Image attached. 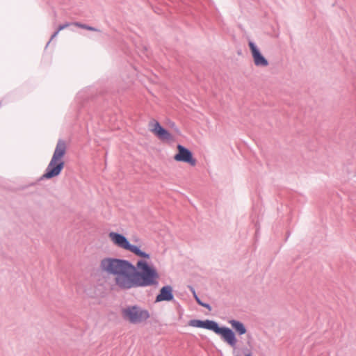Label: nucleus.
Returning a JSON list of instances; mask_svg holds the SVG:
<instances>
[{
    "label": "nucleus",
    "mask_w": 356,
    "mask_h": 356,
    "mask_svg": "<svg viewBox=\"0 0 356 356\" xmlns=\"http://www.w3.org/2000/svg\"><path fill=\"white\" fill-rule=\"evenodd\" d=\"M134 265L128 260L106 257L100 261L102 271L114 276L115 284L121 290L157 286L159 275L149 258L140 257Z\"/></svg>",
    "instance_id": "f257e3e1"
},
{
    "label": "nucleus",
    "mask_w": 356,
    "mask_h": 356,
    "mask_svg": "<svg viewBox=\"0 0 356 356\" xmlns=\"http://www.w3.org/2000/svg\"><path fill=\"white\" fill-rule=\"evenodd\" d=\"M66 143L63 140H58L53 156L46 168L45 172L42 176V179H49L60 174L65 165L63 156L66 153Z\"/></svg>",
    "instance_id": "f03ea898"
},
{
    "label": "nucleus",
    "mask_w": 356,
    "mask_h": 356,
    "mask_svg": "<svg viewBox=\"0 0 356 356\" xmlns=\"http://www.w3.org/2000/svg\"><path fill=\"white\" fill-rule=\"evenodd\" d=\"M121 313L123 319L132 324L141 323L149 318V312L138 305L127 306Z\"/></svg>",
    "instance_id": "7ed1b4c3"
},
{
    "label": "nucleus",
    "mask_w": 356,
    "mask_h": 356,
    "mask_svg": "<svg viewBox=\"0 0 356 356\" xmlns=\"http://www.w3.org/2000/svg\"><path fill=\"white\" fill-rule=\"evenodd\" d=\"M111 241L118 248L128 250L138 257L149 258V254L137 246L131 244L127 238L121 234L111 232L108 234Z\"/></svg>",
    "instance_id": "20e7f679"
},
{
    "label": "nucleus",
    "mask_w": 356,
    "mask_h": 356,
    "mask_svg": "<svg viewBox=\"0 0 356 356\" xmlns=\"http://www.w3.org/2000/svg\"><path fill=\"white\" fill-rule=\"evenodd\" d=\"M248 46L250 47L255 66L261 67L268 66V60L262 55L255 43L252 41H249Z\"/></svg>",
    "instance_id": "39448f33"
},
{
    "label": "nucleus",
    "mask_w": 356,
    "mask_h": 356,
    "mask_svg": "<svg viewBox=\"0 0 356 356\" xmlns=\"http://www.w3.org/2000/svg\"><path fill=\"white\" fill-rule=\"evenodd\" d=\"M178 153L175 155L174 159L177 161H182L194 166L196 160L193 158L191 152L181 145H177Z\"/></svg>",
    "instance_id": "423d86ee"
},
{
    "label": "nucleus",
    "mask_w": 356,
    "mask_h": 356,
    "mask_svg": "<svg viewBox=\"0 0 356 356\" xmlns=\"http://www.w3.org/2000/svg\"><path fill=\"white\" fill-rule=\"evenodd\" d=\"M217 334L221 336L222 339L231 347H235L237 343L234 332L229 327H222Z\"/></svg>",
    "instance_id": "0eeeda50"
},
{
    "label": "nucleus",
    "mask_w": 356,
    "mask_h": 356,
    "mask_svg": "<svg viewBox=\"0 0 356 356\" xmlns=\"http://www.w3.org/2000/svg\"><path fill=\"white\" fill-rule=\"evenodd\" d=\"M174 300L173 289L170 285L163 286L156 296L155 302L172 301Z\"/></svg>",
    "instance_id": "6e6552de"
},
{
    "label": "nucleus",
    "mask_w": 356,
    "mask_h": 356,
    "mask_svg": "<svg viewBox=\"0 0 356 356\" xmlns=\"http://www.w3.org/2000/svg\"><path fill=\"white\" fill-rule=\"evenodd\" d=\"M149 129L153 134H169L168 131L162 127L159 122L155 120L149 122Z\"/></svg>",
    "instance_id": "1a4fd4ad"
},
{
    "label": "nucleus",
    "mask_w": 356,
    "mask_h": 356,
    "mask_svg": "<svg viewBox=\"0 0 356 356\" xmlns=\"http://www.w3.org/2000/svg\"><path fill=\"white\" fill-rule=\"evenodd\" d=\"M229 323L231 325L232 328L238 333L239 335H243L246 333L247 330L243 323L236 320H230L229 321Z\"/></svg>",
    "instance_id": "9d476101"
},
{
    "label": "nucleus",
    "mask_w": 356,
    "mask_h": 356,
    "mask_svg": "<svg viewBox=\"0 0 356 356\" xmlns=\"http://www.w3.org/2000/svg\"><path fill=\"white\" fill-rule=\"evenodd\" d=\"M203 328L212 330L216 334H218V331L220 329V327H219L218 324L211 320H205L204 322V326Z\"/></svg>",
    "instance_id": "9b49d317"
},
{
    "label": "nucleus",
    "mask_w": 356,
    "mask_h": 356,
    "mask_svg": "<svg viewBox=\"0 0 356 356\" xmlns=\"http://www.w3.org/2000/svg\"><path fill=\"white\" fill-rule=\"evenodd\" d=\"M204 321L193 319V320H191V321L188 322V325H189L190 326L195 327H201V328H203V326H204Z\"/></svg>",
    "instance_id": "f8f14e48"
},
{
    "label": "nucleus",
    "mask_w": 356,
    "mask_h": 356,
    "mask_svg": "<svg viewBox=\"0 0 356 356\" xmlns=\"http://www.w3.org/2000/svg\"><path fill=\"white\" fill-rule=\"evenodd\" d=\"M72 24L76 26H77V27L83 29H86V30H89V31H99V30L97 29L95 27L88 26L87 24H81V23H79V22H74Z\"/></svg>",
    "instance_id": "ddd939ff"
},
{
    "label": "nucleus",
    "mask_w": 356,
    "mask_h": 356,
    "mask_svg": "<svg viewBox=\"0 0 356 356\" xmlns=\"http://www.w3.org/2000/svg\"><path fill=\"white\" fill-rule=\"evenodd\" d=\"M193 294H194V297H195V300L197 301V302L200 305H201V306H202V307H205V308L208 309L209 310H211V306H210L209 304H207V303H204V302H202V301H201V300H200V298H198V296L196 295V293H195V291H193Z\"/></svg>",
    "instance_id": "4468645a"
},
{
    "label": "nucleus",
    "mask_w": 356,
    "mask_h": 356,
    "mask_svg": "<svg viewBox=\"0 0 356 356\" xmlns=\"http://www.w3.org/2000/svg\"><path fill=\"white\" fill-rule=\"evenodd\" d=\"M70 25H71V24H70V23L67 22V23H65V24H63L60 25V26H58V29H57V30H58L59 31H62V30H63V29H66L67 27L70 26Z\"/></svg>",
    "instance_id": "2eb2a0df"
},
{
    "label": "nucleus",
    "mask_w": 356,
    "mask_h": 356,
    "mask_svg": "<svg viewBox=\"0 0 356 356\" xmlns=\"http://www.w3.org/2000/svg\"><path fill=\"white\" fill-rule=\"evenodd\" d=\"M59 32H60V31H59L58 30H56V31L52 34V35L51 36V38H50L49 41L47 42V45H46V47L49 45V44L50 43V42H51V41L54 38H56V37L58 35V33H59Z\"/></svg>",
    "instance_id": "dca6fc26"
},
{
    "label": "nucleus",
    "mask_w": 356,
    "mask_h": 356,
    "mask_svg": "<svg viewBox=\"0 0 356 356\" xmlns=\"http://www.w3.org/2000/svg\"><path fill=\"white\" fill-rule=\"evenodd\" d=\"M171 125H172V127L174 128L173 131L177 132V134H178L179 133V130H178L177 127L175 126V123L172 122Z\"/></svg>",
    "instance_id": "f3484780"
},
{
    "label": "nucleus",
    "mask_w": 356,
    "mask_h": 356,
    "mask_svg": "<svg viewBox=\"0 0 356 356\" xmlns=\"http://www.w3.org/2000/svg\"><path fill=\"white\" fill-rule=\"evenodd\" d=\"M169 135H163V134H161V135H158V136L159 137L160 139L161 140H163V139H165L167 138Z\"/></svg>",
    "instance_id": "a211bd4d"
},
{
    "label": "nucleus",
    "mask_w": 356,
    "mask_h": 356,
    "mask_svg": "<svg viewBox=\"0 0 356 356\" xmlns=\"http://www.w3.org/2000/svg\"><path fill=\"white\" fill-rule=\"evenodd\" d=\"M245 356H252V354L250 353L246 354Z\"/></svg>",
    "instance_id": "6ab92c4d"
}]
</instances>
